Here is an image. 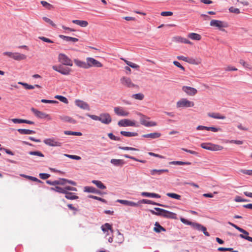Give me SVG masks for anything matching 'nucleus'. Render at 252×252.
<instances>
[{"label":"nucleus","mask_w":252,"mask_h":252,"mask_svg":"<svg viewBox=\"0 0 252 252\" xmlns=\"http://www.w3.org/2000/svg\"><path fill=\"white\" fill-rule=\"evenodd\" d=\"M239 63L241 65H242L244 67L248 68L250 70L252 69V67L251 66V65L249 63L245 62L244 60H240L239 61Z\"/></svg>","instance_id":"49530a36"},{"label":"nucleus","mask_w":252,"mask_h":252,"mask_svg":"<svg viewBox=\"0 0 252 252\" xmlns=\"http://www.w3.org/2000/svg\"><path fill=\"white\" fill-rule=\"evenodd\" d=\"M155 227L154 228V231L157 233H160L161 231H165L166 229L161 226L159 223L156 222L155 224Z\"/></svg>","instance_id":"c85d7f7f"},{"label":"nucleus","mask_w":252,"mask_h":252,"mask_svg":"<svg viewBox=\"0 0 252 252\" xmlns=\"http://www.w3.org/2000/svg\"><path fill=\"white\" fill-rule=\"evenodd\" d=\"M155 212L154 210H150L152 214L161 216L167 219H176L177 215L173 212L159 208H155Z\"/></svg>","instance_id":"f257e3e1"},{"label":"nucleus","mask_w":252,"mask_h":252,"mask_svg":"<svg viewBox=\"0 0 252 252\" xmlns=\"http://www.w3.org/2000/svg\"><path fill=\"white\" fill-rule=\"evenodd\" d=\"M43 142L46 145L52 147H60L62 145L61 142L56 141L53 138L45 139Z\"/></svg>","instance_id":"4468645a"},{"label":"nucleus","mask_w":252,"mask_h":252,"mask_svg":"<svg viewBox=\"0 0 252 252\" xmlns=\"http://www.w3.org/2000/svg\"><path fill=\"white\" fill-rule=\"evenodd\" d=\"M110 162L115 166H123L125 163V161L123 159H112Z\"/></svg>","instance_id":"5701e85b"},{"label":"nucleus","mask_w":252,"mask_h":252,"mask_svg":"<svg viewBox=\"0 0 252 252\" xmlns=\"http://www.w3.org/2000/svg\"><path fill=\"white\" fill-rule=\"evenodd\" d=\"M173 64L177 66L178 67L180 68L183 71H185V67L184 66H183L180 63H179L177 61H174L173 62Z\"/></svg>","instance_id":"338daca9"},{"label":"nucleus","mask_w":252,"mask_h":252,"mask_svg":"<svg viewBox=\"0 0 252 252\" xmlns=\"http://www.w3.org/2000/svg\"><path fill=\"white\" fill-rule=\"evenodd\" d=\"M92 183L96 185V186L100 189H106V186L100 181L98 180H93Z\"/></svg>","instance_id":"72a5a7b5"},{"label":"nucleus","mask_w":252,"mask_h":252,"mask_svg":"<svg viewBox=\"0 0 252 252\" xmlns=\"http://www.w3.org/2000/svg\"><path fill=\"white\" fill-rule=\"evenodd\" d=\"M141 195L143 196H146L148 197H154V198H160V195L158 194L155 193H150L147 192H142L141 193Z\"/></svg>","instance_id":"bb28decb"},{"label":"nucleus","mask_w":252,"mask_h":252,"mask_svg":"<svg viewBox=\"0 0 252 252\" xmlns=\"http://www.w3.org/2000/svg\"><path fill=\"white\" fill-rule=\"evenodd\" d=\"M55 98L65 104H67L68 103L67 99L63 96L57 95L55 96Z\"/></svg>","instance_id":"c03bdc74"},{"label":"nucleus","mask_w":252,"mask_h":252,"mask_svg":"<svg viewBox=\"0 0 252 252\" xmlns=\"http://www.w3.org/2000/svg\"><path fill=\"white\" fill-rule=\"evenodd\" d=\"M75 105L78 107H80L81 109L84 110H89L90 107L89 105L85 102L80 100H76L75 101Z\"/></svg>","instance_id":"dca6fc26"},{"label":"nucleus","mask_w":252,"mask_h":252,"mask_svg":"<svg viewBox=\"0 0 252 252\" xmlns=\"http://www.w3.org/2000/svg\"><path fill=\"white\" fill-rule=\"evenodd\" d=\"M65 194V197L69 200H75L78 198V196L75 195L74 193L68 192L66 190Z\"/></svg>","instance_id":"cd10ccee"},{"label":"nucleus","mask_w":252,"mask_h":252,"mask_svg":"<svg viewBox=\"0 0 252 252\" xmlns=\"http://www.w3.org/2000/svg\"><path fill=\"white\" fill-rule=\"evenodd\" d=\"M120 133L126 137H133L137 136L138 135V133L135 132L121 131L120 132Z\"/></svg>","instance_id":"7c9ffc66"},{"label":"nucleus","mask_w":252,"mask_h":252,"mask_svg":"<svg viewBox=\"0 0 252 252\" xmlns=\"http://www.w3.org/2000/svg\"><path fill=\"white\" fill-rule=\"evenodd\" d=\"M59 37L61 39L65 40L66 41H71L72 42H76L78 41V39L75 37H72L70 36H67L63 35H60Z\"/></svg>","instance_id":"4be33fe9"},{"label":"nucleus","mask_w":252,"mask_h":252,"mask_svg":"<svg viewBox=\"0 0 252 252\" xmlns=\"http://www.w3.org/2000/svg\"><path fill=\"white\" fill-rule=\"evenodd\" d=\"M235 201L237 202H247L248 200L243 199L241 197L239 196H236L234 199Z\"/></svg>","instance_id":"e2e57ef3"},{"label":"nucleus","mask_w":252,"mask_h":252,"mask_svg":"<svg viewBox=\"0 0 252 252\" xmlns=\"http://www.w3.org/2000/svg\"><path fill=\"white\" fill-rule=\"evenodd\" d=\"M124 157L126 158H130V159H131L133 160H135V161H138V162H141V163H145L146 162V160H141V159H137L133 157H132V156H129L128 155H124L123 156Z\"/></svg>","instance_id":"37998d69"},{"label":"nucleus","mask_w":252,"mask_h":252,"mask_svg":"<svg viewBox=\"0 0 252 252\" xmlns=\"http://www.w3.org/2000/svg\"><path fill=\"white\" fill-rule=\"evenodd\" d=\"M168 169H152L150 170V173L152 175H161L164 172H168Z\"/></svg>","instance_id":"393cba45"},{"label":"nucleus","mask_w":252,"mask_h":252,"mask_svg":"<svg viewBox=\"0 0 252 252\" xmlns=\"http://www.w3.org/2000/svg\"><path fill=\"white\" fill-rule=\"evenodd\" d=\"M29 154L31 155L37 156L41 157H44V155L39 151H31L29 152Z\"/></svg>","instance_id":"3c124183"},{"label":"nucleus","mask_w":252,"mask_h":252,"mask_svg":"<svg viewBox=\"0 0 252 252\" xmlns=\"http://www.w3.org/2000/svg\"><path fill=\"white\" fill-rule=\"evenodd\" d=\"M102 124L108 125L112 122L110 115L108 113H101L99 115V121Z\"/></svg>","instance_id":"6e6552de"},{"label":"nucleus","mask_w":252,"mask_h":252,"mask_svg":"<svg viewBox=\"0 0 252 252\" xmlns=\"http://www.w3.org/2000/svg\"><path fill=\"white\" fill-rule=\"evenodd\" d=\"M18 83L23 85L26 89L31 90L33 89L34 88V86L31 85H29L26 83L19 82Z\"/></svg>","instance_id":"8fccbe9b"},{"label":"nucleus","mask_w":252,"mask_h":252,"mask_svg":"<svg viewBox=\"0 0 252 252\" xmlns=\"http://www.w3.org/2000/svg\"><path fill=\"white\" fill-rule=\"evenodd\" d=\"M160 14L162 16H172L173 13L171 11H163L160 13Z\"/></svg>","instance_id":"774afa93"},{"label":"nucleus","mask_w":252,"mask_h":252,"mask_svg":"<svg viewBox=\"0 0 252 252\" xmlns=\"http://www.w3.org/2000/svg\"><path fill=\"white\" fill-rule=\"evenodd\" d=\"M72 22L81 27H86L88 25V22L85 20H73Z\"/></svg>","instance_id":"412c9836"},{"label":"nucleus","mask_w":252,"mask_h":252,"mask_svg":"<svg viewBox=\"0 0 252 252\" xmlns=\"http://www.w3.org/2000/svg\"><path fill=\"white\" fill-rule=\"evenodd\" d=\"M170 164L172 165H190L191 163L190 162H184L181 161H173L169 162Z\"/></svg>","instance_id":"4c0bfd02"},{"label":"nucleus","mask_w":252,"mask_h":252,"mask_svg":"<svg viewBox=\"0 0 252 252\" xmlns=\"http://www.w3.org/2000/svg\"><path fill=\"white\" fill-rule=\"evenodd\" d=\"M137 114L141 117L140 119V123L141 125H144L147 127L155 126L157 125V123L155 122H149L147 121L146 120V116L142 115V114L138 113Z\"/></svg>","instance_id":"9d476101"},{"label":"nucleus","mask_w":252,"mask_h":252,"mask_svg":"<svg viewBox=\"0 0 252 252\" xmlns=\"http://www.w3.org/2000/svg\"><path fill=\"white\" fill-rule=\"evenodd\" d=\"M142 202L145 203V204H152V205H158V206H162V207H165V206L163 204L156 203L153 201L148 200V199H143L142 200Z\"/></svg>","instance_id":"58836bf2"},{"label":"nucleus","mask_w":252,"mask_h":252,"mask_svg":"<svg viewBox=\"0 0 252 252\" xmlns=\"http://www.w3.org/2000/svg\"><path fill=\"white\" fill-rule=\"evenodd\" d=\"M101 229L104 232H108L109 230H110L111 232H113L111 225L108 223H106L104 225H102L101 226Z\"/></svg>","instance_id":"e433bc0d"},{"label":"nucleus","mask_w":252,"mask_h":252,"mask_svg":"<svg viewBox=\"0 0 252 252\" xmlns=\"http://www.w3.org/2000/svg\"><path fill=\"white\" fill-rule=\"evenodd\" d=\"M42 18H43V20L45 22L49 24L50 25H51L53 27H56V25L51 19H50L49 18H47L46 17H43Z\"/></svg>","instance_id":"09e8293b"},{"label":"nucleus","mask_w":252,"mask_h":252,"mask_svg":"<svg viewBox=\"0 0 252 252\" xmlns=\"http://www.w3.org/2000/svg\"><path fill=\"white\" fill-rule=\"evenodd\" d=\"M25 178L27 179H28L30 180L34 181V182H37L40 183H42V182L41 181H40V180L38 179L37 178H36L35 177H32V176H25Z\"/></svg>","instance_id":"5fc2aeb1"},{"label":"nucleus","mask_w":252,"mask_h":252,"mask_svg":"<svg viewBox=\"0 0 252 252\" xmlns=\"http://www.w3.org/2000/svg\"><path fill=\"white\" fill-rule=\"evenodd\" d=\"M194 105V103L193 101H189L185 98L180 99L176 103V107L178 108L192 107Z\"/></svg>","instance_id":"20e7f679"},{"label":"nucleus","mask_w":252,"mask_h":252,"mask_svg":"<svg viewBox=\"0 0 252 252\" xmlns=\"http://www.w3.org/2000/svg\"><path fill=\"white\" fill-rule=\"evenodd\" d=\"M114 111L115 114L119 116L127 117L129 114V112L125 108L120 106L114 107Z\"/></svg>","instance_id":"f8f14e48"},{"label":"nucleus","mask_w":252,"mask_h":252,"mask_svg":"<svg viewBox=\"0 0 252 252\" xmlns=\"http://www.w3.org/2000/svg\"><path fill=\"white\" fill-rule=\"evenodd\" d=\"M229 12H230L231 13H234L237 14L240 13V11L239 9H238L237 8H235L233 6L230 7L229 8Z\"/></svg>","instance_id":"864d4df0"},{"label":"nucleus","mask_w":252,"mask_h":252,"mask_svg":"<svg viewBox=\"0 0 252 252\" xmlns=\"http://www.w3.org/2000/svg\"><path fill=\"white\" fill-rule=\"evenodd\" d=\"M177 58L179 60H182L190 63H194V61L193 60L189 59L187 57H185L183 56H177Z\"/></svg>","instance_id":"ea45409f"},{"label":"nucleus","mask_w":252,"mask_h":252,"mask_svg":"<svg viewBox=\"0 0 252 252\" xmlns=\"http://www.w3.org/2000/svg\"><path fill=\"white\" fill-rule=\"evenodd\" d=\"M200 146L202 148L213 151H221L223 149V147L213 144L212 143H203L201 144Z\"/></svg>","instance_id":"7ed1b4c3"},{"label":"nucleus","mask_w":252,"mask_h":252,"mask_svg":"<svg viewBox=\"0 0 252 252\" xmlns=\"http://www.w3.org/2000/svg\"><path fill=\"white\" fill-rule=\"evenodd\" d=\"M86 62L87 68H89L93 66L98 67L102 66V64L93 58H87L86 59Z\"/></svg>","instance_id":"9b49d317"},{"label":"nucleus","mask_w":252,"mask_h":252,"mask_svg":"<svg viewBox=\"0 0 252 252\" xmlns=\"http://www.w3.org/2000/svg\"><path fill=\"white\" fill-rule=\"evenodd\" d=\"M228 224H230V225H231L232 226H233V227H234L235 228H236L237 230H238L240 232H244V229L238 226L237 225H236L232 222H228Z\"/></svg>","instance_id":"13d9d810"},{"label":"nucleus","mask_w":252,"mask_h":252,"mask_svg":"<svg viewBox=\"0 0 252 252\" xmlns=\"http://www.w3.org/2000/svg\"><path fill=\"white\" fill-rule=\"evenodd\" d=\"M208 116L210 117L216 119H225V117L223 115H221L219 113H209Z\"/></svg>","instance_id":"b1692460"},{"label":"nucleus","mask_w":252,"mask_h":252,"mask_svg":"<svg viewBox=\"0 0 252 252\" xmlns=\"http://www.w3.org/2000/svg\"><path fill=\"white\" fill-rule=\"evenodd\" d=\"M119 149H122L124 150H130V151H138V149H137L132 148V147H120Z\"/></svg>","instance_id":"bf43d9fd"},{"label":"nucleus","mask_w":252,"mask_h":252,"mask_svg":"<svg viewBox=\"0 0 252 252\" xmlns=\"http://www.w3.org/2000/svg\"><path fill=\"white\" fill-rule=\"evenodd\" d=\"M240 172L244 174L252 176V170L241 169Z\"/></svg>","instance_id":"603ef678"},{"label":"nucleus","mask_w":252,"mask_h":252,"mask_svg":"<svg viewBox=\"0 0 252 252\" xmlns=\"http://www.w3.org/2000/svg\"><path fill=\"white\" fill-rule=\"evenodd\" d=\"M39 176L41 179L45 180L49 178L50 177V175L47 173H40L39 174Z\"/></svg>","instance_id":"052dcab7"},{"label":"nucleus","mask_w":252,"mask_h":252,"mask_svg":"<svg viewBox=\"0 0 252 252\" xmlns=\"http://www.w3.org/2000/svg\"><path fill=\"white\" fill-rule=\"evenodd\" d=\"M202 225L198 223H195V222H194L193 223H192V227L194 228V229H195L196 230H198L199 231L200 230L201 227H202Z\"/></svg>","instance_id":"680f3d73"},{"label":"nucleus","mask_w":252,"mask_h":252,"mask_svg":"<svg viewBox=\"0 0 252 252\" xmlns=\"http://www.w3.org/2000/svg\"><path fill=\"white\" fill-rule=\"evenodd\" d=\"M64 156L67 157H68L70 158L73 159L79 160L81 159L80 157L76 156V155H70L65 154Z\"/></svg>","instance_id":"69168bd1"},{"label":"nucleus","mask_w":252,"mask_h":252,"mask_svg":"<svg viewBox=\"0 0 252 252\" xmlns=\"http://www.w3.org/2000/svg\"><path fill=\"white\" fill-rule=\"evenodd\" d=\"M210 25L211 27H216L222 31H224V29H223V28H227L228 27V25L227 22L214 19L211 21Z\"/></svg>","instance_id":"f03ea898"},{"label":"nucleus","mask_w":252,"mask_h":252,"mask_svg":"<svg viewBox=\"0 0 252 252\" xmlns=\"http://www.w3.org/2000/svg\"><path fill=\"white\" fill-rule=\"evenodd\" d=\"M74 63L78 67L83 68H87V62H85L83 61H80L78 59L74 60Z\"/></svg>","instance_id":"a878e982"},{"label":"nucleus","mask_w":252,"mask_h":252,"mask_svg":"<svg viewBox=\"0 0 252 252\" xmlns=\"http://www.w3.org/2000/svg\"><path fill=\"white\" fill-rule=\"evenodd\" d=\"M51 189L60 193L64 194L66 193V190L64 189V188H62L58 186H57L55 188H52Z\"/></svg>","instance_id":"a18cd8bd"},{"label":"nucleus","mask_w":252,"mask_h":252,"mask_svg":"<svg viewBox=\"0 0 252 252\" xmlns=\"http://www.w3.org/2000/svg\"><path fill=\"white\" fill-rule=\"evenodd\" d=\"M161 136V133L159 132H154L149 134H144L142 135L143 137L148 138L151 139H156L159 138Z\"/></svg>","instance_id":"6ab92c4d"},{"label":"nucleus","mask_w":252,"mask_h":252,"mask_svg":"<svg viewBox=\"0 0 252 252\" xmlns=\"http://www.w3.org/2000/svg\"><path fill=\"white\" fill-rule=\"evenodd\" d=\"M108 136L109 137V138L111 139V140H115V141H120V137L115 136L112 133H108Z\"/></svg>","instance_id":"6e6d98bb"},{"label":"nucleus","mask_w":252,"mask_h":252,"mask_svg":"<svg viewBox=\"0 0 252 252\" xmlns=\"http://www.w3.org/2000/svg\"><path fill=\"white\" fill-rule=\"evenodd\" d=\"M124 61H125V62L127 65H128L129 66H130L133 68L138 69L139 68V66L138 65H137L133 63H132L131 62L128 61L126 60H124Z\"/></svg>","instance_id":"a19ab883"},{"label":"nucleus","mask_w":252,"mask_h":252,"mask_svg":"<svg viewBox=\"0 0 252 252\" xmlns=\"http://www.w3.org/2000/svg\"><path fill=\"white\" fill-rule=\"evenodd\" d=\"M58 61L62 64L72 66L73 65L72 61L66 55L63 53H60L58 57Z\"/></svg>","instance_id":"39448f33"},{"label":"nucleus","mask_w":252,"mask_h":252,"mask_svg":"<svg viewBox=\"0 0 252 252\" xmlns=\"http://www.w3.org/2000/svg\"><path fill=\"white\" fill-rule=\"evenodd\" d=\"M243 234H240L239 237L241 238L246 239L250 242H252V237L249 236V232L244 230V232H242Z\"/></svg>","instance_id":"2f4dec72"},{"label":"nucleus","mask_w":252,"mask_h":252,"mask_svg":"<svg viewBox=\"0 0 252 252\" xmlns=\"http://www.w3.org/2000/svg\"><path fill=\"white\" fill-rule=\"evenodd\" d=\"M52 68L54 70L60 73L61 74H62L63 75H69L71 71V69L70 68H69L68 67H63L62 65H53L52 66Z\"/></svg>","instance_id":"0eeeda50"},{"label":"nucleus","mask_w":252,"mask_h":252,"mask_svg":"<svg viewBox=\"0 0 252 252\" xmlns=\"http://www.w3.org/2000/svg\"><path fill=\"white\" fill-rule=\"evenodd\" d=\"M59 118L61 120L64 122H68L71 124H76V121L70 117L66 115H61L59 116Z\"/></svg>","instance_id":"f3484780"},{"label":"nucleus","mask_w":252,"mask_h":252,"mask_svg":"<svg viewBox=\"0 0 252 252\" xmlns=\"http://www.w3.org/2000/svg\"><path fill=\"white\" fill-rule=\"evenodd\" d=\"M207 130H211L213 132H218L221 130L220 128H217L214 126H210L208 127L207 126Z\"/></svg>","instance_id":"0e129e2a"},{"label":"nucleus","mask_w":252,"mask_h":252,"mask_svg":"<svg viewBox=\"0 0 252 252\" xmlns=\"http://www.w3.org/2000/svg\"><path fill=\"white\" fill-rule=\"evenodd\" d=\"M132 97V98H133L135 99L141 100L143 99V98L144 97V95L143 94L138 93V94H133Z\"/></svg>","instance_id":"de8ad7c7"},{"label":"nucleus","mask_w":252,"mask_h":252,"mask_svg":"<svg viewBox=\"0 0 252 252\" xmlns=\"http://www.w3.org/2000/svg\"><path fill=\"white\" fill-rule=\"evenodd\" d=\"M166 195L169 197L174 198L177 200H180L181 197V195L175 193H166Z\"/></svg>","instance_id":"79ce46f5"},{"label":"nucleus","mask_w":252,"mask_h":252,"mask_svg":"<svg viewBox=\"0 0 252 252\" xmlns=\"http://www.w3.org/2000/svg\"><path fill=\"white\" fill-rule=\"evenodd\" d=\"M182 90L187 94L191 96L194 95L197 92L196 89L188 86H183Z\"/></svg>","instance_id":"2eb2a0df"},{"label":"nucleus","mask_w":252,"mask_h":252,"mask_svg":"<svg viewBox=\"0 0 252 252\" xmlns=\"http://www.w3.org/2000/svg\"><path fill=\"white\" fill-rule=\"evenodd\" d=\"M228 224H230V225H231L232 226H233V227H234L235 228H236L237 230H238L240 232H244V229L238 226L237 225H236L232 222H228Z\"/></svg>","instance_id":"4d7b16f0"},{"label":"nucleus","mask_w":252,"mask_h":252,"mask_svg":"<svg viewBox=\"0 0 252 252\" xmlns=\"http://www.w3.org/2000/svg\"><path fill=\"white\" fill-rule=\"evenodd\" d=\"M188 37L194 40H200L201 36L200 34L194 32L190 33L188 35Z\"/></svg>","instance_id":"c756f323"},{"label":"nucleus","mask_w":252,"mask_h":252,"mask_svg":"<svg viewBox=\"0 0 252 252\" xmlns=\"http://www.w3.org/2000/svg\"><path fill=\"white\" fill-rule=\"evenodd\" d=\"M84 191L87 192H91V193H98L99 192V191L97 190H96L93 187H85L84 188Z\"/></svg>","instance_id":"c9c22d12"},{"label":"nucleus","mask_w":252,"mask_h":252,"mask_svg":"<svg viewBox=\"0 0 252 252\" xmlns=\"http://www.w3.org/2000/svg\"><path fill=\"white\" fill-rule=\"evenodd\" d=\"M117 202H118L122 204H124L125 205H126V206H138V204L137 203H135V202H134L132 201H130L126 200L118 199L117 200Z\"/></svg>","instance_id":"aec40b11"},{"label":"nucleus","mask_w":252,"mask_h":252,"mask_svg":"<svg viewBox=\"0 0 252 252\" xmlns=\"http://www.w3.org/2000/svg\"><path fill=\"white\" fill-rule=\"evenodd\" d=\"M40 3L43 7L48 10H52L54 8V7L52 4L48 3L46 1L42 0L40 1Z\"/></svg>","instance_id":"f704fd0d"},{"label":"nucleus","mask_w":252,"mask_h":252,"mask_svg":"<svg viewBox=\"0 0 252 252\" xmlns=\"http://www.w3.org/2000/svg\"><path fill=\"white\" fill-rule=\"evenodd\" d=\"M18 131L21 134H32L35 133L34 130L27 129H18Z\"/></svg>","instance_id":"473e14b6"},{"label":"nucleus","mask_w":252,"mask_h":252,"mask_svg":"<svg viewBox=\"0 0 252 252\" xmlns=\"http://www.w3.org/2000/svg\"><path fill=\"white\" fill-rule=\"evenodd\" d=\"M120 82L124 86L127 88H134L135 86L131 79L127 77H122L120 79Z\"/></svg>","instance_id":"ddd939ff"},{"label":"nucleus","mask_w":252,"mask_h":252,"mask_svg":"<svg viewBox=\"0 0 252 252\" xmlns=\"http://www.w3.org/2000/svg\"><path fill=\"white\" fill-rule=\"evenodd\" d=\"M27 56L24 54L18 52H14L13 59L16 61H20L25 60Z\"/></svg>","instance_id":"a211bd4d"},{"label":"nucleus","mask_w":252,"mask_h":252,"mask_svg":"<svg viewBox=\"0 0 252 252\" xmlns=\"http://www.w3.org/2000/svg\"><path fill=\"white\" fill-rule=\"evenodd\" d=\"M118 125L121 127H126V126H138V125H136V123L134 120H131L129 119H124L120 120Z\"/></svg>","instance_id":"423d86ee"},{"label":"nucleus","mask_w":252,"mask_h":252,"mask_svg":"<svg viewBox=\"0 0 252 252\" xmlns=\"http://www.w3.org/2000/svg\"><path fill=\"white\" fill-rule=\"evenodd\" d=\"M31 111L34 113L35 116L38 118L47 119L49 120H52V118L49 115L40 111L33 107L31 108Z\"/></svg>","instance_id":"1a4fd4ad"}]
</instances>
